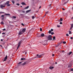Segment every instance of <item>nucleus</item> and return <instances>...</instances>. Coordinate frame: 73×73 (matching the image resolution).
Wrapping results in <instances>:
<instances>
[{"label": "nucleus", "instance_id": "nucleus-44", "mask_svg": "<svg viewBox=\"0 0 73 73\" xmlns=\"http://www.w3.org/2000/svg\"><path fill=\"white\" fill-rule=\"evenodd\" d=\"M22 25H23V26H24V25L23 24V23H22L21 24Z\"/></svg>", "mask_w": 73, "mask_h": 73}, {"label": "nucleus", "instance_id": "nucleus-35", "mask_svg": "<svg viewBox=\"0 0 73 73\" xmlns=\"http://www.w3.org/2000/svg\"><path fill=\"white\" fill-rule=\"evenodd\" d=\"M66 35L67 36H69V34H66Z\"/></svg>", "mask_w": 73, "mask_h": 73}, {"label": "nucleus", "instance_id": "nucleus-17", "mask_svg": "<svg viewBox=\"0 0 73 73\" xmlns=\"http://www.w3.org/2000/svg\"><path fill=\"white\" fill-rule=\"evenodd\" d=\"M1 24L2 25H4V22H3V21H2L1 22Z\"/></svg>", "mask_w": 73, "mask_h": 73}, {"label": "nucleus", "instance_id": "nucleus-46", "mask_svg": "<svg viewBox=\"0 0 73 73\" xmlns=\"http://www.w3.org/2000/svg\"><path fill=\"white\" fill-rule=\"evenodd\" d=\"M5 33H2V35H5Z\"/></svg>", "mask_w": 73, "mask_h": 73}, {"label": "nucleus", "instance_id": "nucleus-50", "mask_svg": "<svg viewBox=\"0 0 73 73\" xmlns=\"http://www.w3.org/2000/svg\"><path fill=\"white\" fill-rule=\"evenodd\" d=\"M62 10H63V11H64V10H65V9L63 8H62Z\"/></svg>", "mask_w": 73, "mask_h": 73}, {"label": "nucleus", "instance_id": "nucleus-5", "mask_svg": "<svg viewBox=\"0 0 73 73\" xmlns=\"http://www.w3.org/2000/svg\"><path fill=\"white\" fill-rule=\"evenodd\" d=\"M7 60V56L6 55V57H5L4 60L3 61H6V60Z\"/></svg>", "mask_w": 73, "mask_h": 73}, {"label": "nucleus", "instance_id": "nucleus-36", "mask_svg": "<svg viewBox=\"0 0 73 73\" xmlns=\"http://www.w3.org/2000/svg\"><path fill=\"white\" fill-rule=\"evenodd\" d=\"M63 44H66V42L65 41H64L63 42Z\"/></svg>", "mask_w": 73, "mask_h": 73}, {"label": "nucleus", "instance_id": "nucleus-24", "mask_svg": "<svg viewBox=\"0 0 73 73\" xmlns=\"http://www.w3.org/2000/svg\"><path fill=\"white\" fill-rule=\"evenodd\" d=\"M29 8V6H28L27 7L25 8V9H28Z\"/></svg>", "mask_w": 73, "mask_h": 73}, {"label": "nucleus", "instance_id": "nucleus-45", "mask_svg": "<svg viewBox=\"0 0 73 73\" xmlns=\"http://www.w3.org/2000/svg\"><path fill=\"white\" fill-rule=\"evenodd\" d=\"M57 27H58V28H59V27H60V26H59V25H58L57 26Z\"/></svg>", "mask_w": 73, "mask_h": 73}, {"label": "nucleus", "instance_id": "nucleus-25", "mask_svg": "<svg viewBox=\"0 0 73 73\" xmlns=\"http://www.w3.org/2000/svg\"><path fill=\"white\" fill-rule=\"evenodd\" d=\"M51 31L50 30H49L48 31V33L49 34H50V33H51Z\"/></svg>", "mask_w": 73, "mask_h": 73}, {"label": "nucleus", "instance_id": "nucleus-1", "mask_svg": "<svg viewBox=\"0 0 73 73\" xmlns=\"http://www.w3.org/2000/svg\"><path fill=\"white\" fill-rule=\"evenodd\" d=\"M48 40L51 41V40H52V35H49L48 37Z\"/></svg>", "mask_w": 73, "mask_h": 73}, {"label": "nucleus", "instance_id": "nucleus-38", "mask_svg": "<svg viewBox=\"0 0 73 73\" xmlns=\"http://www.w3.org/2000/svg\"><path fill=\"white\" fill-rule=\"evenodd\" d=\"M42 31V28H40V31Z\"/></svg>", "mask_w": 73, "mask_h": 73}, {"label": "nucleus", "instance_id": "nucleus-16", "mask_svg": "<svg viewBox=\"0 0 73 73\" xmlns=\"http://www.w3.org/2000/svg\"><path fill=\"white\" fill-rule=\"evenodd\" d=\"M40 36H41V35H40V34H38L37 37H40Z\"/></svg>", "mask_w": 73, "mask_h": 73}, {"label": "nucleus", "instance_id": "nucleus-49", "mask_svg": "<svg viewBox=\"0 0 73 73\" xmlns=\"http://www.w3.org/2000/svg\"><path fill=\"white\" fill-rule=\"evenodd\" d=\"M35 18V17L33 16L32 17V19H34Z\"/></svg>", "mask_w": 73, "mask_h": 73}, {"label": "nucleus", "instance_id": "nucleus-33", "mask_svg": "<svg viewBox=\"0 0 73 73\" xmlns=\"http://www.w3.org/2000/svg\"><path fill=\"white\" fill-rule=\"evenodd\" d=\"M22 13H25V11H22Z\"/></svg>", "mask_w": 73, "mask_h": 73}, {"label": "nucleus", "instance_id": "nucleus-32", "mask_svg": "<svg viewBox=\"0 0 73 73\" xmlns=\"http://www.w3.org/2000/svg\"><path fill=\"white\" fill-rule=\"evenodd\" d=\"M71 67V66H68V68H70Z\"/></svg>", "mask_w": 73, "mask_h": 73}, {"label": "nucleus", "instance_id": "nucleus-41", "mask_svg": "<svg viewBox=\"0 0 73 73\" xmlns=\"http://www.w3.org/2000/svg\"><path fill=\"white\" fill-rule=\"evenodd\" d=\"M16 5H20V4L19 3H17Z\"/></svg>", "mask_w": 73, "mask_h": 73}, {"label": "nucleus", "instance_id": "nucleus-8", "mask_svg": "<svg viewBox=\"0 0 73 73\" xmlns=\"http://www.w3.org/2000/svg\"><path fill=\"white\" fill-rule=\"evenodd\" d=\"M22 33H23L22 31H20L19 32V35H21V34H22Z\"/></svg>", "mask_w": 73, "mask_h": 73}, {"label": "nucleus", "instance_id": "nucleus-54", "mask_svg": "<svg viewBox=\"0 0 73 73\" xmlns=\"http://www.w3.org/2000/svg\"><path fill=\"white\" fill-rule=\"evenodd\" d=\"M39 56L38 54H37V57H38V56Z\"/></svg>", "mask_w": 73, "mask_h": 73}, {"label": "nucleus", "instance_id": "nucleus-21", "mask_svg": "<svg viewBox=\"0 0 73 73\" xmlns=\"http://www.w3.org/2000/svg\"><path fill=\"white\" fill-rule=\"evenodd\" d=\"M69 34H70V35H71L72 34V32L70 31H69Z\"/></svg>", "mask_w": 73, "mask_h": 73}, {"label": "nucleus", "instance_id": "nucleus-9", "mask_svg": "<svg viewBox=\"0 0 73 73\" xmlns=\"http://www.w3.org/2000/svg\"><path fill=\"white\" fill-rule=\"evenodd\" d=\"M50 69H51V70H52L54 68V67L52 66H50L49 67Z\"/></svg>", "mask_w": 73, "mask_h": 73}, {"label": "nucleus", "instance_id": "nucleus-57", "mask_svg": "<svg viewBox=\"0 0 73 73\" xmlns=\"http://www.w3.org/2000/svg\"><path fill=\"white\" fill-rule=\"evenodd\" d=\"M46 14L45 15H44V16H46Z\"/></svg>", "mask_w": 73, "mask_h": 73}, {"label": "nucleus", "instance_id": "nucleus-13", "mask_svg": "<svg viewBox=\"0 0 73 73\" xmlns=\"http://www.w3.org/2000/svg\"><path fill=\"white\" fill-rule=\"evenodd\" d=\"M26 64V63L25 62H24V63L22 64V65H23V66H24V65H25V64Z\"/></svg>", "mask_w": 73, "mask_h": 73}, {"label": "nucleus", "instance_id": "nucleus-28", "mask_svg": "<svg viewBox=\"0 0 73 73\" xmlns=\"http://www.w3.org/2000/svg\"><path fill=\"white\" fill-rule=\"evenodd\" d=\"M11 1L13 4H15V1Z\"/></svg>", "mask_w": 73, "mask_h": 73}, {"label": "nucleus", "instance_id": "nucleus-63", "mask_svg": "<svg viewBox=\"0 0 73 73\" xmlns=\"http://www.w3.org/2000/svg\"><path fill=\"white\" fill-rule=\"evenodd\" d=\"M66 4V2H65V3H64V4Z\"/></svg>", "mask_w": 73, "mask_h": 73}, {"label": "nucleus", "instance_id": "nucleus-2", "mask_svg": "<svg viewBox=\"0 0 73 73\" xmlns=\"http://www.w3.org/2000/svg\"><path fill=\"white\" fill-rule=\"evenodd\" d=\"M44 54H42L39 55V56H37L36 57H35L34 58H41V57L42 56H43V55H44Z\"/></svg>", "mask_w": 73, "mask_h": 73}, {"label": "nucleus", "instance_id": "nucleus-4", "mask_svg": "<svg viewBox=\"0 0 73 73\" xmlns=\"http://www.w3.org/2000/svg\"><path fill=\"white\" fill-rule=\"evenodd\" d=\"M71 27H70V31H71V30H72V28H73V24H71Z\"/></svg>", "mask_w": 73, "mask_h": 73}, {"label": "nucleus", "instance_id": "nucleus-15", "mask_svg": "<svg viewBox=\"0 0 73 73\" xmlns=\"http://www.w3.org/2000/svg\"><path fill=\"white\" fill-rule=\"evenodd\" d=\"M21 60H25V58H21Z\"/></svg>", "mask_w": 73, "mask_h": 73}, {"label": "nucleus", "instance_id": "nucleus-37", "mask_svg": "<svg viewBox=\"0 0 73 73\" xmlns=\"http://www.w3.org/2000/svg\"><path fill=\"white\" fill-rule=\"evenodd\" d=\"M48 13H49V11H47L46 13V14H48Z\"/></svg>", "mask_w": 73, "mask_h": 73}, {"label": "nucleus", "instance_id": "nucleus-34", "mask_svg": "<svg viewBox=\"0 0 73 73\" xmlns=\"http://www.w3.org/2000/svg\"><path fill=\"white\" fill-rule=\"evenodd\" d=\"M21 63H22V62H19V63L18 64H21Z\"/></svg>", "mask_w": 73, "mask_h": 73}, {"label": "nucleus", "instance_id": "nucleus-53", "mask_svg": "<svg viewBox=\"0 0 73 73\" xmlns=\"http://www.w3.org/2000/svg\"><path fill=\"white\" fill-rule=\"evenodd\" d=\"M62 53H64V50L62 51Z\"/></svg>", "mask_w": 73, "mask_h": 73}, {"label": "nucleus", "instance_id": "nucleus-40", "mask_svg": "<svg viewBox=\"0 0 73 73\" xmlns=\"http://www.w3.org/2000/svg\"><path fill=\"white\" fill-rule=\"evenodd\" d=\"M70 71H73V68L71 69V70H70Z\"/></svg>", "mask_w": 73, "mask_h": 73}, {"label": "nucleus", "instance_id": "nucleus-18", "mask_svg": "<svg viewBox=\"0 0 73 73\" xmlns=\"http://www.w3.org/2000/svg\"><path fill=\"white\" fill-rule=\"evenodd\" d=\"M44 34H41V36H42V37H44Z\"/></svg>", "mask_w": 73, "mask_h": 73}, {"label": "nucleus", "instance_id": "nucleus-19", "mask_svg": "<svg viewBox=\"0 0 73 73\" xmlns=\"http://www.w3.org/2000/svg\"><path fill=\"white\" fill-rule=\"evenodd\" d=\"M52 38L54 39L53 40H55V39H56V37H55V36H53Z\"/></svg>", "mask_w": 73, "mask_h": 73}, {"label": "nucleus", "instance_id": "nucleus-42", "mask_svg": "<svg viewBox=\"0 0 73 73\" xmlns=\"http://www.w3.org/2000/svg\"><path fill=\"white\" fill-rule=\"evenodd\" d=\"M5 30H6L5 29H3V31H5Z\"/></svg>", "mask_w": 73, "mask_h": 73}, {"label": "nucleus", "instance_id": "nucleus-56", "mask_svg": "<svg viewBox=\"0 0 73 73\" xmlns=\"http://www.w3.org/2000/svg\"><path fill=\"white\" fill-rule=\"evenodd\" d=\"M3 39H1V41H3Z\"/></svg>", "mask_w": 73, "mask_h": 73}, {"label": "nucleus", "instance_id": "nucleus-59", "mask_svg": "<svg viewBox=\"0 0 73 73\" xmlns=\"http://www.w3.org/2000/svg\"><path fill=\"white\" fill-rule=\"evenodd\" d=\"M0 46H1V47H2V46H2V45H0Z\"/></svg>", "mask_w": 73, "mask_h": 73}, {"label": "nucleus", "instance_id": "nucleus-29", "mask_svg": "<svg viewBox=\"0 0 73 73\" xmlns=\"http://www.w3.org/2000/svg\"><path fill=\"white\" fill-rule=\"evenodd\" d=\"M4 16H5V15H2L1 16V17H4Z\"/></svg>", "mask_w": 73, "mask_h": 73}, {"label": "nucleus", "instance_id": "nucleus-7", "mask_svg": "<svg viewBox=\"0 0 73 73\" xmlns=\"http://www.w3.org/2000/svg\"><path fill=\"white\" fill-rule=\"evenodd\" d=\"M25 31H26V29H23L22 31V32H25Z\"/></svg>", "mask_w": 73, "mask_h": 73}, {"label": "nucleus", "instance_id": "nucleus-11", "mask_svg": "<svg viewBox=\"0 0 73 73\" xmlns=\"http://www.w3.org/2000/svg\"><path fill=\"white\" fill-rule=\"evenodd\" d=\"M1 8H3V7H5V6H3V5H1V6H0Z\"/></svg>", "mask_w": 73, "mask_h": 73}, {"label": "nucleus", "instance_id": "nucleus-20", "mask_svg": "<svg viewBox=\"0 0 73 73\" xmlns=\"http://www.w3.org/2000/svg\"><path fill=\"white\" fill-rule=\"evenodd\" d=\"M5 16H10V14H5Z\"/></svg>", "mask_w": 73, "mask_h": 73}, {"label": "nucleus", "instance_id": "nucleus-55", "mask_svg": "<svg viewBox=\"0 0 73 73\" xmlns=\"http://www.w3.org/2000/svg\"><path fill=\"white\" fill-rule=\"evenodd\" d=\"M41 8V6H40V7H39V9H40V8Z\"/></svg>", "mask_w": 73, "mask_h": 73}, {"label": "nucleus", "instance_id": "nucleus-6", "mask_svg": "<svg viewBox=\"0 0 73 73\" xmlns=\"http://www.w3.org/2000/svg\"><path fill=\"white\" fill-rule=\"evenodd\" d=\"M9 4V1H7L6 2V3H5V5H7V4Z\"/></svg>", "mask_w": 73, "mask_h": 73}, {"label": "nucleus", "instance_id": "nucleus-47", "mask_svg": "<svg viewBox=\"0 0 73 73\" xmlns=\"http://www.w3.org/2000/svg\"><path fill=\"white\" fill-rule=\"evenodd\" d=\"M70 39H71V40H72V39H73V37H71Z\"/></svg>", "mask_w": 73, "mask_h": 73}, {"label": "nucleus", "instance_id": "nucleus-10", "mask_svg": "<svg viewBox=\"0 0 73 73\" xmlns=\"http://www.w3.org/2000/svg\"><path fill=\"white\" fill-rule=\"evenodd\" d=\"M20 15L21 16V17L23 18V17H24V14H20Z\"/></svg>", "mask_w": 73, "mask_h": 73}, {"label": "nucleus", "instance_id": "nucleus-39", "mask_svg": "<svg viewBox=\"0 0 73 73\" xmlns=\"http://www.w3.org/2000/svg\"><path fill=\"white\" fill-rule=\"evenodd\" d=\"M51 31H53V29H51Z\"/></svg>", "mask_w": 73, "mask_h": 73}, {"label": "nucleus", "instance_id": "nucleus-23", "mask_svg": "<svg viewBox=\"0 0 73 73\" xmlns=\"http://www.w3.org/2000/svg\"><path fill=\"white\" fill-rule=\"evenodd\" d=\"M2 13H4V12H0V14H2Z\"/></svg>", "mask_w": 73, "mask_h": 73}, {"label": "nucleus", "instance_id": "nucleus-61", "mask_svg": "<svg viewBox=\"0 0 73 73\" xmlns=\"http://www.w3.org/2000/svg\"><path fill=\"white\" fill-rule=\"evenodd\" d=\"M21 7H23V6H21Z\"/></svg>", "mask_w": 73, "mask_h": 73}, {"label": "nucleus", "instance_id": "nucleus-52", "mask_svg": "<svg viewBox=\"0 0 73 73\" xmlns=\"http://www.w3.org/2000/svg\"><path fill=\"white\" fill-rule=\"evenodd\" d=\"M52 56L53 57H54V54H52Z\"/></svg>", "mask_w": 73, "mask_h": 73}, {"label": "nucleus", "instance_id": "nucleus-60", "mask_svg": "<svg viewBox=\"0 0 73 73\" xmlns=\"http://www.w3.org/2000/svg\"><path fill=\"white\" fill-rule=\"evenodd\" d=\"M1 31H0V34H1Z\"/></svg>", "mask_w": 73, "mask_h": 73}, {"label": "nucleus", "instance_id": "nucleus-48", "mask_svg": "<svg viewBox=\"0 0 73 73\" xmlns=\"http://www.w3.org/2000/svg\"><path fill=\"white\" fill-rule=\"evenodd\" d=\"M51 5H52V4H50L49 5V6L50 7H51Z\"/></svg>", "mask_w": 73, "mask_h": 73}, {"label": "nucleus", "instance_id": "nucleus-62", "mask_svg": "<svg viewBox=\"0 0 73 73\" xmlns=\"http://www.w3.org/2000/svg\"><path fill=\"white\" fill-rule=\"evenodd\" d=\"M2 19H4V18H3Z\"/></svg>", "mask_w": 73, "mask_h": 73}, {"label": "nucleus", "instance_id": "nucleus-12", "mask_svg": "<svg viewBox=\"0 0 73 73\" xmlns=\"http://www.w3.org/2000/svg\"><path fill=\"white\" fill-rule=\"evenodd\" d=\"M31 11V9H30L29 10L27 11H26V13H28L29 12H30Z\"/></svg>", "mask_w": 73, "mask_h": 73}, {"label": "nucleus", "instance_id": "nucleus-30", "mask_svg": "<svg viewBox=\"0 0 73 73\" xmlns=\"http://www.w3.org/2000/svg\"><path fill=\"white\" fill-rule=\"evenodd\" d=\"M13 18L14 19H16V17L15 16H13Z\"/></svg>", "mask_w": 73, "mask_h": 73}, {"label": "nucleus", "instance_id": "nucleus-31", "mask_svg": "<svg viewBox=\"0 0 73 73\" xmlns=\"http://www.w3.org/2000/svg\"><path fill=\"white\" fill-rule=\"evenodd\" d=\"M51 35H54V33L53 32H52L51 33Z\"/></svg>", "mask_w": 73, "mask_h": 73}, {"label": "nucleus", "instance_id": "nucleus-3", "mask_svg": "<svg viewBox=\"0 0 73 73\" xmlns=\"http://www.w3.org/2000/svg\"><path fill=\"white\" fill-rule=\"evenodd\" d=\"M21 42H20L18 43V45L17 47V49H18L19 47H20V45L21 44Z\"/></svg>", "mask_w": 73, "mask_h": 73}, {"label": "nucleus", "instance_id": "nucleus-14", "mask_svg": "<svg viewBox=\"0 0 73 73\" xmlns=\"http://www.w3.org/2000/svg\"><path fill=\"white\" fill-rule=\"evenodd\" d=\"M21 4H22V5H26V4H25V3H24V2H22L21 3Z\"/></svg>", "mask_w": 73, "mask_h": 73}, {"label": "nucleus", "instance_id": "nucleus-58", "mask_svg": "<svg viewBox=\"0 0 73 73\" xmlns=\"http://www.w3.org/2000/svg\"><path fill=\"white\" fill-rule=\"evenodd\" d=\"M55 64H57V62H56Z\"/></svg>", "mask_w": 73, "mask_h": 73}, {"label": "nucleus", "instance_id": "nucleus-51", "mask_svg": "<svg viewBox=\"0 0 73 73\" xmlns=\"http://www.w3.org/2000/svg\"><path fill=\"white\" fill-rule=\"evenodd\" d=\"M27 54V52H25V54Z\"/></svg>", "mask_w": 73, "mask_h": 73}, {"label": "nucleus", "instance_id": "nucleus-27", "mask_svg": "<svg viewBox=\"0 0 73 73\" xmlns=\"http://www.w3.org/2000/svg\"><path fill=\"white\" fill-rule=\"evenodd\" d=\"M72 52H70L69 53V55H70V54H72Z\"/></svg>", "mask_w": 73, "mask_h": 73}, {"label": "nucleus", "instance_id": "nucleus-26", "mask_svg": "<svg viewBox=\"0 0 73 73\" xmlns=\"http://www.w3.org/2000/svg\"><path fill=\"white\" fill-rule=\"evenodd\" d=\"M7 7H9V6H10V5H11V4H7Z\"/></svg>", "mask_w": 73, "mask_h": 73}, {"label": "nucleus", "instance_id": "nucleus-22", "mask_svg": "<svg viewBox=\"0 0 73 73\" xmlns=\"http://www.w3.org/2000/svg\"><path fill=\"white\" fill-rule=\"evenodd\" d=\"M63 21V19H62L61 18L60 19V21Z\"/></svg>", "mask_w": 73, "mask_h": 73}, {"label": "nucleus", "instance_id": "nucleus-64", "mask_svg": "<svg viewBox=\"0 0 73 73\" xmlns=\"http://www.w3.org/2000/svg\"><path fill=\"white\" fill-rule=\"evenodd\" d=\"M23 53H24V52H23Z\"/></svg>", "mask_w": 73, "mask_h": 73}, {"label": "nucleus", "instance_id": "nucleus-43", "mask_svg": "<svg viewBox=\"0 0 73 73\" xmlns=\"http://www.w3.org/2000/svg\"><path fill=\"white\" fill-rule=\"evenodd\" d=\"M60 24H62V22H60Z\"/></svg>", "mask_w": 73, "mask_h": 73}]
</instances>
